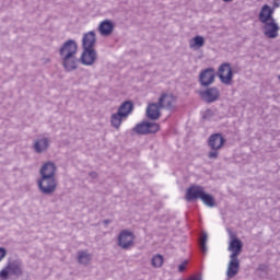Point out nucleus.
<instances>
[{"label": "nucleus", "mask_w": 280, "mask_h": 280, "mask_svg": "<svg viewBox=\"0 0 280 280\" xmlns=\"http://www.w3.org/2000/svg\"><path fill=\"white\" fill-rule=\"evenodd\" d=\"M59 56L65 71L71 72L78 69V43L73 39L66 40L59 48Z\"/></svg>", "instance_id": "1"}, {"label": "nucleus", "mask_w": 280, "mask_h": 280, "mask_svg": "<svg viewBox=\"0 0 280 280\" xmlns=\"http://www.w3.org/2000/svg\"><path fill=\"white\" fill-rule=\"evenodd\" d=\"M228 250L231 253L230 261L228 265L226 277L233 279L240 272V255L242 254V246H229Z\"/></svg>", "instance_id": "2"}, {"label": "nucleus", "mask_w": 280, "mask_h": 280, "mask_svg": "<svg viewBox=\"0 0 280 280\" xmlns=\"http://www.w3.org/2000/svg\"><path fill=\"white\" fill-rule=\"evenodd\" d=\"M37 187L45 196H51L58 189V179L56 177H39Z\"/></svg>", "instance_id": "3"}, {"label": "nucleus", "mask_w": 280, "mask_h": 280, "mask_svg": "<svg viewBox=\"0 0 280 280\" xmlns=\"http://www.w3.org/2000/svg\"><path fill=\"white\" fill-rule=\"evenodd\" d=\"M160 126L156 122L151 121H143L133 128V132H137V135H152L154 132H159Z\"/></svg>", "instance_id": "4"}, {"label": "nucleus", "mask_w": 280, "mask_h": 280, "mask_svg": "<svg viewBox=\"0 0 280 280\" xmlns=\"http://www.w3.org/2000/svg\"><path fill=\"white\" fill-rule=\"evenodd\" d=\"M199 95L206 104H213L220 100V89L212 86L199 92Z\"/></svg>", "instance_id": "5"}, {"label": "nucleus", "mask_w": 280, "mask_h": 280, "mask_svg": "<svg viewBox=\"0 0 280 280\" xmlns=\"http://www.w3.org/2000/svg\"><path fill=\"white\" fill-rule=\"evenodd\" d=\"M219 78L222 84H226L228 86L233 82V68H231V63H222L219 67Z\"/></svg>", "instance_id": "6"}, {"label": "nucleus", "mask_w": 280, "mask_h": 280, "mask_svg": "<svg viewBox=\"0 0 280 280\" xmlns=\"http://www.w3.org/2000/svg\"><path fill=\"white\" fill-rule=\"evenodd\" d=\"M215 82V69L207 68L199 74V83L202 86H211Z\"/></svg>", "instance_id": "7"}, {"label": "nucleus", "mask_w": 280, "mask_h": 280, "mask_svg": "<svg viewBox=\"0 0 280 280\" xmlns=\"http://www.w3.org/2000/svg\"><path fill=\"white\" fill-rule=\"evenodd\" d=\"M80 60L85 67H91L95 65L97 60V51H95L94 48H83Z\"/></svg>", "instance_id": "8"}, {"label": "nucleus", "mask_w": 280, "mask_h": 280, "mask_svg": "<svg viewBox=\"0 0 280 280\" xmlns=\"http://www.w3.org/2000/svg\"><path fill=\"white\" fill-rule=\"evenodd\" d=\"M159 104L162 108L166 110H172L176 104V96L174 94H167L166 92L162 93L159 97Z\"/></svg>", "instance_id": "9"}, {"label": "nucleus", "mask_w": 280, "mask_h": 280, "mask_svg": "<svg viewBox=\"0 0 280 280\" xmlns=\"http://www.w3.org/2000/svg\"><path fill=\"white\" fill-rule=\"evenodd\" d=\"M56 164L52 162H46L42 165L39 170V178H56L57 172Z\"/></svg>", "instance_id": "10"}, {"label": "nucleus", "mask_w": 280, "mask_h": 280, "mask_svg": "<svg viewBox=\"0 0 280 280\" xmlns=\"http://www.w3.org/2000/svg\"><path fill=\"white\" fill-rule=\"evenodd\" d=\"M205 194V188L202 186H191L186 191V200L191 202L194 200H201Z\"/></svg>", "instance_id": "11"}, {"label": "nucleus", "mask_w": 280, "mask_h": 280, "mask_svg": "<svg viewBox=\"0 0 280 280\" xmlns=\"http://www.w3.org/2000/svg\"><path fill=\"white\" fill-rule=\"evenodd\" d=\"M135 234L130 230H122L118 235V246H132Z\"/></svg>", "instance_id": "12"}, {"label": "nucleus", "mask_w": 280, "mask_h": 280, "mask_svg": "<svg viewBox=\"0 0 280 280\" xmlns=\"http://www.w3.org/2000/svg\"><path fill=\"white\" fill-rule=\"evenodd\" d=\"M48 149H49V138H47V137H40V138H37V139L34 141L33 150H34L37 154H43V152H47Z\"/></svg>", "instance_id": "13"}, {"label": "nucleus", "mask_w": 280, "mask_h": 280, "mask_svg": "<svg viewBox=\"0 0 280 280\" xmlns=\"http://www.w3.org/2000/svg\"><path fill=\"white\" fill-rule=\"evenodd\" d=\"M265 36L267 38H277L279 36V25L275 20H271L269 22H265Z\"/></svg>", "instance_id": "14"}, {"label": "nucleus", "mask_w": 280, "mask_h": 280, "mask_svg": "<svg viewBox=\"0 0 280 280\" xmlns=\"http://www.w3.org/2000/svg\"><path fill=\"white\" fill-rule=\"evenodd\" d=\"M95 43H97V37L95 35V32L90 31L83 34V38H82L83 49H93V47H95Z\"/></svg>", "instance_id": "15"}, {"label": "nucleus", "mask_w": 280, "mask_h": 280, "mask_svg": "<svg viewBox=\"0 0 280 280\" xmlns=\"http://www.w3.org/2000/svg\"><path fill=\"white\" fill-rule=\"evenodd\" d=\"M161 104L156 103H151L148 105L147 107V117L149 119H152L153 121H156V119H159V117H161Z\"/></svg>", "instance_id": "16"}, {"label": "nucleus", "mask_w": 280, "mask_h": 280, "mask_svg": "<svg viewBox=\"0 0 280 280\" xmlns=\"http://www.w3.org/2000/svg\"><path fill=\"white\" fill-rule=\"evenodd\" d=\"M113 30H115V23L110 20H104L98 25L101 36H110L113 34Z\"/></svg>", "instance_id": "17"}, {"label": "nucleus", "mask_w": 280, "mask_h": 280, "mask_svg": "<svg viewBox=\"0 0 280 280\" xmlns=\"http://www.w3.org/2000/svg\"><path fill=\"white\" fill-rule=\"evenodd\" d=\"M272 14H275V9L270 8L268 4H265L261 8V11L259 13V21L261 23H268L270 21H275L272 18Z\"/></svg>", "instance_id": "18"}, {"label": "nucleus", "mask_w": 280, "mask_h": 280, "mask_svg": "<svg viewBox=\"0 0 280 280\" xmlns=\"http://www.w3.org/2000/svg\"><path fill=\"white\" fill-rule=\"evenodd\" d=\"M208 145L211 150H220L224 145V138L220 133H214L210 136Z\"/></svg>", "instance_id": "19"}, {"label": "nucleus", "mask_w": 280, "mask_h": 280, "mask_svg": "<svg viewBox=\"0 0 280 280\" xmlns=\"http://www.w3.org/2000/svg\"><path fill=\"white\" fill-rule=\"evenodd\" d=\"M9 271L14 275V277H23V265L19 261H12L7 265Z\"/></svg>", "instance_id": "20"}, {"label": "nucleus", "mask_w": 280, "mask_h": 280, "mask_svg": "<svg viewBox=\"0 0 280 280\" xmlns=\"http://www.w3.org/2000/svg\"><path fill=\"white\" fill-rule=\"evenodd\" d=\"M189 47L195 51H197V49L205 47V37L200 35L195 36L192 39L189 40Z\"/></svg>", "instance_id": "21"}, {"label": "nucleus", "mask_w": 280, "mask_h": 280, "mask_svg": "<svg viewBox=\"0 0 280 280\" xmlns=\"http://www.w3.org/2000/svg\"><path fill=\"white\" fill-rule=\"evenodd\" d=\"M92 259H93V256L91 254H89L88 250L78 252V261L82 266H89V264L91 262Z\"/></svg>", "instance_id": "22"}, {"label": "nucleus", "mask_w": 280, "mask_h": 280, "mask_svg": "<svg viewBox=\"0 0 280 280\" xmlns=\"http://www.w3.org/2000/svg\"><path fill=\"white\" fill-rule=\"evenodd\" d=\"M124 119H126V116H124L119 112H117L116 114L112 115L110 124L114 128L119 130V128L121 126V121H124Z\"/></svg>", "instance_id": "23"}, {"label": "nucleus", "mask_w": 280, "mask_h": 280, "mask_svg": "<svg viewBox=\"0 0 280 280\" xmlns=\"http://www.w3.org/2000/svg\"><path fill=\"white\" fill-rule=\"evenodd\" d=\"M118 113L125 117H128L130 113H132V103L131 102H125L120 105Z\"/></svg>", "instance_id": "24"}, {"label": "nucleus", "mask_w": 280, "mask_h": 280, "mask_svg": "<svg viewBox=\"0 0 280 280\" xmlns=\"http://www.w3.org/2000/svg\"><path fill=\"white\" fill-rule=\"evenodd\" d=\"M201 201L203 202V205H206V207H215V199L213 198V196L203 192L201 195Z\"/></svg>", "instance_id": "25"}, {"label": "nucleus", "mask_w": 280, "mask_h": 280, "mask_svg": "<svg viewBox=\"0 0 280 280\" xmlns=\"http://www.w3.org/2000/svg\"><path fill=\"white\" fill-rule=\"evenodd\" d=\"M228 233L230 235V246H242V241L237 238L235 232L228 229Z\"/></svg>", "instance_id": "26"}, {"label": "nucleus", "mask_w": 280, "mask_h": 280, "mask_svg": "<svg viewBox=\"0 0 280 280\" xmlns=\"http://www.w3.org/2000/svg\"><path fill=\"white\" fill-rule=\"evenodd\" d=\"M163 255L160 254L154 255L151 259L153 268H161V266H163Z\"/></svg>", "instance_id": "27"}, {"label": "nucleus", "mask_w": 280, "mask_h": 280, "mask_svg": "<svg viewBox=\"0 0 280 280\" xmlns=\"http://www.w3.org/2000/svg\"><path fill=\"white\" fill-rule=\"evenodd\" d=\"M10 277V269L7 267V268H3L1 271H0V279H3V280H8Z\"/></svg>", "instance_id": "28"}, {"label": "nucleus", "mask_w": 280, "mask_h": 280, "mask_svg": "<svg viewBox=\"0 0 280 280\" xmlns=\"http://www.w3.org/2000/svg\"><path fill=\"white\" fill-rule=\"evenodd\" d=\"M208 235L206 233L201 234V237L199 240V246H207V240H208Z\"/></svg>", "instance_id": "29"}, {"label": "nucleus", "mask_w": 280, "mask_h": 280, "mask_svg": "<svg viewBox=\"0 0 280 280\" xmlns=\"http://www.w3.org/2000/svg\"><path fill=\"white\" fill-rule=\"evenodd\" d=\"M218 150L212 149V151L209 152L208 158L209 159H218Z\"/></svg>", "instance_id": "30"}, {"label": "nucleus", "mask_w": 280, "mask_h": 280, "mask_svg": "<svg viewBox=\"0 0 280 280\" xmlns=\"http://www.w3.org/2000/svg\"><path fill=\"white\" fill-rule=\"evenodd\" d=\"M211 115H213V112H211V109H207L203 115L202 118L203 119H211Z\"/></svg>", "instance_id": "31"}, {"label": "nucleus", "mask_w": 280, "mask_h": 280, "mask_svg": "<svg viewBox=\"0 0 280 280\" xmlns=\"http://www.w3.org/2000/svg\"><path fill=\"white\" fill-rule=\"evenodd\" d=\"M187 260H185L183 264H180L178 266V272H185L186 268H187Z\"/></svg>", "instance_id": "32"}, {"label": "nucleus", "mask_w": 280, "mask_h": 280, "mask_svg": "<svg viewBox=\"0 0 280 280\" xmlns=\"http://www.w3.org/2000/svg\"><path fill=\"white\" fill-rule=\"evenodd\" d=\"M5 255H8V250H5V248L0 247V261L3 260V258H5Z\"/></svg>", "instance_id": "33"}, {"label": "nucleus", "mask_w": 280, "mask_h": 280, "mask_svg": "<svg viewBox=\"0 0 280 280\" xmlns=\"http://www.w3.org/2000/svg\"><path fill=\"white\" fill-rule=\"evenodd\" d=\"M258 270H259L260 272H267V271H268V265H266V264H260V265L258 266Z\"/></svg>", "instance_id": "34"}, {"label": "nucleus", "mask_w": 280, "mask_h": 280, "mask_svg": "<svg viewBox=\"0 0 280 280\" xmlns=\"http://www.w3.org/2000/svg\"><path fill=\"white\" fill-rule=\"evenodd\" d=\"M208 248H207V246H201V247H199V253L201 254V255H207V253H208Z\"/></svg>", "instance_id": "35"}, {"label": "nucleus", "mask_w": 280, "mask_h": 280, "mask_svg": "<svg viewBox=\"0 0 280 280\" xmlns=\"http://www.w3.org/2000/svg\"><path fill=\"white\" fill-rule=\"evenodd\" d=\"M103 224H105V226H107V224H110V220H104Z\"/></svg>", "instance_id": "36"}, {"label": "nucleus", "mask_w": 280, "mask_h": 280, "mask_svg": "<svg viewBox=\"0 0 280 280\" xmlns=\"http://www.w3.org/2000/svg\"><path fill=\"white\" fill-rule=\"evenodd\" d=\"M92 178H96L97 177V173H91Z\"/></svg>", "instance_id": "37"}, {"label": "nucleus", "mask_w": 280, "mask_h": 280, "mask_svg": "<svg viewBox=\"0 0 280 280\" xmlns=\"http://www.w3.org/2000/svg\"><path fill=\"white\" fill-rule=\"evenodd\" d=\"M121 248H124L125 250H128V248H130V246H122Z\"/></svg>", "instance_id": "38"}, {"label": "nucleus", "mask_w": 280, "mask_h": 280, "mask_svg": "<svg viewBox=\"0 0 280 280\" xmlns=\"http://www.w3.org/2000/svg\"><path fill=\"white\" fill-rule=\"evenodd\" d=\"M224 1V3H231V1H233V0H223Z\"/></svg>", "instance_id": "39"}, {"label": "nucleus", "mask_w": 280, "mask_h": 280, "mask_svg": "<svg viewBox=\"0 0 280 280\" xmlns=\"http://www.w3.org/2000/svg\"><path fill=\"white\" fill-rule=\"evenodd\" d=\"M273 5H275L276 8H279V3H277V1L273 3Z\"/></svg>", "instance_id": "40"}, {"label": "nucleus", "mask_w": 280, "mask_h": 280, "mask_svg": "<svg viewBox=\"0 0 280 280\" xmlns=\"http://www.w3.org/2000/svg\"><path fill=\"white\" fill-rule=\"evenodd\" d=\"M278 80H280V75L278 77Z\"/></svg>", "instance_id": "41"}]
</instances>
